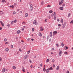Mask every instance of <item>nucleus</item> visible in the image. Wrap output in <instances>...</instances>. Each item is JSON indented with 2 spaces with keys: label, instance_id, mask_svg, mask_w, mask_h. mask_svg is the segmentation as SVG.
Masks as SVG:
<instances>
[{
  "label": "nucleus",
  "instance_id": "1",
  "mask_svg": "<svg viewBox=\"0 0 73 73\" xmlns=\"http://www.w3.org/2000/svg\"><path fill=\"white\" fill-rule=\"evenodd\" d=\"M59 56H61V54H62V53H63V52H62V51H61V50H60V49H59Z\"/></svg>",
  "mask_w": 73,
  "mask_h": 73
},
{
  "label": "nucleus",
  "instance_id": "2",
  "mask_svg": "<svg viewBox=\"0 0 73 73\" xmlns=\"http://www.w3.org/2000/svg\"><path fill=\"white\" fill-rule=\"evenodd\" d=\"M17 22V20L16 19H15L14 20L12 21L11 22V24H13L14 23H16Z\"/></svg>",
  "mask_w": 73,
  "mask_h": 73
},
{
  "label": "nucleus",
  "instance_id": "3",
  "mask_svg": "<svg viewBox=\"0 0 73 73\" xmlns=\"http://www.w3.org/2000/svg\"><path fill=\"white\" fill-rule=\"evenodd\" d=\"M34 24H35L36 25H37V24H38V23H37V22L35 20L33 22Z\"/></svg>",
  "mask_w": 73,
  "mask_h": 73
},
{
  "label": "nucleus",
  "instance_id": "4",
  "mask_svg": "<svg viewBox=\"0 0 73 73\" xmlns=\"http://www.w3.org/2000/svg\"><path fill=\"white\" fill-rule=\"evenodd\" d=\"M28 57H29V56L28 55H26L25 56H24V60H26V59H27V58Z\"/></svg>",
  "mask_w": 73,
  "mask_h": 73
},
{
  "label": "nucleus",
  "instance_id": "5",
  "mask_svg": "<svg viewBox=\"0 0 73 73\" xmlns=\"http://www.w3.org/2000/svg\"><path fill=\"white\" fill-rule=\"evenodd\" d=\"M44 30V28H42V27H40V31H43Z\"/></svg>",
  "mask_w": 73,
  "mask_h": 73
},
{
  "label": "nucleus",
  "instance_id": "6",
  "mask_svg": "<svg viewBox=\"0 0 73 73\" xmlns=\"http://www.w3.org/2000/svg\"><path fill=\"white\" fill-rule=\"evenodd\" d=\"M5 68H4L2 69V72L4 73L5 72Z\"/></svg>",
  "mask_w": 73,
  "mask_h": 73
},
{
  "label": "nucleus",
  "instance_id": "7",
  "mask_svg": "<svg viewBox=\"0 0 73 73\" xmlns=\"http://www.w3.org/2000/svg\"><path fill=\"white\" fill-rule=\"evenodd\" d=\"M0 23L3 27H4V24L3 23V22H2V21H0Z\"/></svg>",
  "mask_w": 73,
  "mask_h": 73
},
{
  "label": "nucleus",
  "instance_id": "8",
  "mask_svg": "<svg viewBox=\"0 0 73 73\" xmlns=\"http://www.w3.org/2000/svg\"><path fill=\"white\" fill-rule=\"evenodd\" d=\"M2 14H4V12L2 11H0V15H1Z\"/></svg>",
  "mask_w": 73,
  "mask_h": 73
},
{
  "label": "nucleus",
  "instance_id": "9",
  "mask_svg": "<svg viewBox=\"0 0 73 73\" xmlns=\"http://www.w3.org/2000/svg\"><path fill=\"white\" fill-rule=\"evenodd\" d=\"M50 37H52V32H50Z\"/></svg>",
  "mask_w": 73,
  "mask_h": 73
},
{
  "label": "nucleus",
  "instance_id": "10",
  "mask_svg": "<svg viewBox=\"0 0 73 73\" xmlns=\"http://www.w3.org/2000/svg\"><path fill=\"white\" fill-rule=\"evenodd\" d=\"M64 9V7H59V9H60V10H62Z\"/></svg>",
  "mask_w": 73,
  "mask_h": 73
},
{
  "label": "nucleus",
  "instance_id": "11",
  "mask_svg": "<svg viewBox=\"0 0 73 73\" xmlns=\"http://www.w3.org/2000/svg\"><path fill=\"white\" fill-rule=\"evenodd\" d=\"M25 16L26 17H27L28 16V14L27 13H26L25 15Z\"/></svg>",
  "mask_w": 73,
  "mask_h": 73
},
{
  "label": "nucleus",
  "instance_id": "12",
  "mask_svg": "<svg viewBox=\"0 0 73 73\" xmlns=\"http://www.w3.org/2000/svg\"><path fill=\"white\" fill-rule=\"evenodd\" d=\"M53 34H55V35H56L57 34V32L56 31H55L54 32H53Z\"/></svg>",
  "mask_w": 73,
  "mask_h": 73
},
{
  "label": "nucleus",
  "instance_id": "13",
  "mask_svg": "<svg viewBox=\"0 0 73 73\" xmlns=\"http://www.w3.org/2000/svg\"><path fill=\"white\" fill-rule=\"evenodd\" d=\"M21 32V31H20V30H19L17 31V33L18 34H19V33H20Z\"/></svg>",
  "mask_w": 73,
  "mask_h": 73
},
{
  "label": "nucleus",
  "instance_id": "14",
  "mask_svg": "<svg viewBox=\"0 0 73 73\" xmlns=\"http://www.w3.org/2000/svg\"><path fill=\"white\" fill-rule=\"evenodd\" d=\"M60 69V66H58L56 68V70H58V69Z\"/></svg>",
  "mask_w": 73,
  "mask_h": 73
},
{
  "label": "nucleus",
  "instance_id": "15",
  "mask_svg": "<svg viewBox=\"0 0 73 73\" xmlns=\"http://www.w3.org/2000/svg\"><path fill=\"white\" fill-rule=\"evenodd\" d=\"M68 48L67 46H65L64 47V49H65V50H66V49H68Z\"/></svg>",
  "mask_w": 73,
  "mask_h": 73
},
{
  "label": "nucleus",
  "instance_id": "16",
  "mask_svg": "<svg viewBox=\"0 0 73 73\" xmlns=\"http://www.w3.org/2000/svg\"><path fill=\"white\" fill-rule=\"evenodd\" d=\"M30 10L31 11H33V7H30Z\"/></svg>",
  "mask_w": 73,
  "mask_h": 73
},
{
  "label": "nucleus",
  "instance_id": "17",
  "mask_svg": "<svg viewBox=\"0 0 73 73\" xmlns=\"http://www.w3.org/2000/svg\"><path fill=\"white\" fill-rule=\"evenodd\" d=\"M48 70H53V68L52 67H51L49 68H48Z\"/></svg>",
  "mask_w": 73,
  "mask_h": 73
},
{
  "label": "nucleus",
  "instance_id": "18",
  "mask_svg": "<svg viewBox=\"0 0 73 73\" xmlns=\"http://www.w3.org/2000/svg\"><path fill=\"white\" fill-rule=\"evenodd\" d=\"M39 35L40 37H41V36H42V34L41 33H39Z\"/></svg>",
  "mask_w": 73,
  "mask_h": 73
},
{
  "label": "nucleus",
  "instance_id": "19",
  "mask_svg": "<svg viewBox=\"0 0 73 73\" xmlns=\"http://www.w3.org/2000/svg\"><path fill=\"white\" fill-rule=\"evenodd\" d=\"M5 50L6 51V52H8V51L9 50V49L8 48H6L5 49Z\"/></svg>",
  "mask_w": 73,
  "mask_h": 73
},
{
  "label": "nucleus",
  "instance_id": "20",
  "mask_svg": "<svg viewBox=\"0 0 73 73\" xmlns=\"http://www.w3.org/2000/svg\"><path fill=\"white\" fill-rule=\"evenodd\" d=\"M63 19H61L60 20L61 23H63Z\"/></svg>",
  "mask_w": 73,
  "mask_h": 73
},
{
  "label": "nucleus",
  "instance_id": "21",
  "mask_svg": "<svg viewBox=\"0 0 73 73\" xmlns=\"http://www.w3.org/2000/svg\"><path fill=\"white\" fill-rule=\"evenodd\" d=\"M13 69H16V66H13Z\"/></svg>",
  "mask_w": 73,
  "mask_h": 73
},
{
  "label": "nucleus",
  "instance_id": "22",
  "mask_svg": "<svg viewBox=\"0 0 73 73\" xmlns=\"http://www.w3.org/2000/svg\"><path fill=\"white\" fill-rule=\"evenodd\" d=\"M49 69H48H48H47L46 70V73H48V72H49Z\"/></svg>",
  "mask_w": 73,
  "mask_h": 73
},
{
  "label": "nucleus",
  "instance_id": "23",
  "mask_svg": "<svg viewBox=\"0 0 73 73\" xmlns=\"http://www.w3.org/2000/svg\"><path fill=\"white\" fill-rule=\"evenodd\" d=\"M64 45H65V44H64L63 43H62L61 45H62V47L64 46Z\"/></svg>",
  "mask_w": 73,
  "mask_h": 73
},
{
  "label": "nucleus",
  "instance_id": "24",
  "mask_svg": "<svg viewBox=\"0 0 73 73\" xmlns=\"http://www.w3.org/2000/svg\"><path fill=\"white\" fill-rule=\"evenodd\" d=\"M10 8H14V6L13 5H12V6H10Z\"/></svg>",
  "mask_w": 73,
  "mask_h": 73
},
{
  "label": "nucleus",
  "instance_id": "25",
  "mask_svg": "<svg viewBox=\"0 0 73 73\" xmlns=\"http://www.w3.org/2000/svg\"><path fill=\"white\" fill-rule=\"evenodd\" d=\"M70 15H71L70 13H69L68 14V17H70Z\"/></svg>",
  "mask_w": 73,
  "mask_h": 73
},
{
  "label": "nucleus",
  "instance_id": "26",
  "mask_svg": "<svg viewBox=\"0 0 73 73\" xmlns=\"http://www.w3.org/2000/svg\"><path fill=\"white\" fill-rule=\"evenodd\" d=\"M52 12H53V11L52 10H50L49 11V13H52Z\"/></svg>",
  "mask_w": 73,
  "mask_h": 73
},
{
  "label": "nucleus",
  "instance_id": "27",
  "mask_svg": "<svg viewBox=\"0 0 73 73\" xmlns=\"http://www.w3.org/2000/svg\"><path fill=\"white\" fill-rule=\"evenodd\" d=\"M7 41V38H5L4 39V41H5L6 42V41Z\"/></svg>",
  "mask_w": 73,
  "mask_h": 73
},
{
  "label": "nucleus",
  "instance_id": "28",
  "mask_svg": "<svg viewBox=\"0 0 73 73\" xmlns=\"http://www.w3.org/2000/svg\"><path fill=\"white\" fill-rule=\"evenodd\" d=\"M49 61V59H47L46 60V62H48Z\"/></svg>",
  "mask_w": 73,
  "mask_h": 73
},
{
  "label": "nucleus",
  "instance_id": "29",
  "mask_svg": "<svg viewBox=\"0 0 73 73\" xmlns=\"http://www.w3.org/2000/svg\"><path fill=\"white\" fill-rule=\"evenodd\" d=\"M54 19L55 20H56V16H54Z\"/></svg>",
  "mask_w": 73,
  "mask_h": 73
},
{
  "label": "nucleus",
  "instance_id": "30",
  "mask_svg": "<svg viewBox=\"0 0 73 73\" xmlns=\"http://www.w3.org/2000/svg\"><path fill=\"white\" fill-rule=\"evenodd\" d=\"M43 70L44 72H45V70H45V68H43Z\"/></svg>",
  "mask_w": 73,
  "mask_h": 73
},
{
  "label": "nucleus",
  "instance_id": "31",
  "mask_svg": "<svg viewBox=\"0 0 73 73\" xmlns=\"http://www.w3.org/2000/svg\"><path fill=\"white\" fill-rule=\"evenodd\" d=\"M65 54H68V53L67 52H64Z\"/></svg>",
  "mask_w": 73,
  "mask_h": 73
},
{
  "label": "nucleus",
  "instance_id": "32",
  "mask_svg": "<svg viewBox=\"0 0 73 73\" xmlns=\"http://www.w3.org/2000/svg\"><path fill=\"white\" fill-rule=\"evenodd\" d=\"M70 24H73V20H72L70 22Z\"/></svg>",
  "mask_w": 73,
  "mask_h": 73
},
{
  "label": "nucleus",
  "instance_id": "33",
  "mask_svg": "<svg viewBox=\"0 0 73 73\" xmlns=\"http://www.w3.org/2000/svg\"><path fill=\"white\" fill-rule=\"evenodd\" d=\"M65 25H64L62 26V28H65Z\"/></svg>",
  "mask_w": 73,
  "mask_h": 73
},
{
  "label": "nucleus",
  "instance_id": "34",
  "mask_svg": "<svg viewBox=\"0 0 73 73\" xmlns=\"http://www.w3.org/2000/svg\"><path fill=\"white\" fill-rule=\"evenodd\" d=\"M32 31L33 32H34V31H35V29L34 28H33L32 29Z\"/></svg>",
  "mask_w": 73,
  "mask_h": 73
},
{
  "label": "nucleus",
  "instance_id": "35",
  "mask_svg": "<svg viewBox=\"0 0 73 73\" xmlns=\"http://www.w3.org/2000/svg\"><path fill=\"white\" fill-rule=\"evenodd\" d=\"M58 27H61V24H58Z\"/></svg>",
  "mask_w": 73,
  "mask_h": 73
},
{
  "label": "nucleus",
  "instance_id": "36",
  "mask_svg": "<svg viewBox=\"0 0 73 73\" xmlns=\"http://www.w3.org/2000/svg\"><path fill=\"white\" fill-rule=\"evenodd\" d=\"M43 3H44V2H43V1H42L41 3L40 4H41V5H43Z\"/></svg>",
  "mask_w": 73,
  "mask_h": 73
},
{
  "label": "nucleus",
  "instance_id": "37",
  "mask_svg": "<svg viewBox=\"0 0 73 73\" xmlns=\"http://www.w3.org/2000/svg\"><path fill=\"white\" fill-rule=\"evenodd\" d=\"M51 7V6L50 5H48L47 6V7Z\"/></svg>",
  "mask_w": 73,
  "mask_h": 73
},
{
  "label": "nucleus",
  "instance_id": "38",
  "mask_svg": "<svg viewBox=\"0 0 73 73\" xmlns=\"http://www.w3.org/2000/svg\"><path fill=\"white\" fill-rule=\"evenodd\" d=\"M29 40H30V38H28V39H27V41H29Z\"/></svg>",
  "mask_w": 73,
  "mask_h": 73
},
{
  "label": "nucleus",
  "instance_id": "39",
  "mask_svg": "<svg viewBox=\"0 0 73 73\" xmlns=\"http://www.w3.org/2000/svg\"><path fill=\"white\" fill-rule=\"evenodd\" d=\"M5 0H2V3H4V2H5Z\"/></svg>",
  "mask_w": 73,
  "mask_h": 73
},
{
  "label": "nucleus",
  "instance_id": "40",
  "mask_svg": "<svg viewBox=\"0 0 73 73\" xmlns=\"http://www.w3.org/2000/svg\"><path fill=\"white\" fill-rule=\"evenodd\" d=\"M2 60V58H1V57H0V61H1Z\"/></svg>",
  "mask_w": 73,
  "mask_h": 73
},
{
  "label": "nucleus",
  "instance_id": "41",
  "mask_svg": "<svg viewBox=\"0 0 73 73\" xmlns=\"http://www.w3.org/2000/svg\"><path fill=\"white\" fill-rule=\"evenodd\" d=\"M30 53V51L29 50L27 52V54H29Z\"/></svg>",
  "mask_w": 73,
  "mask_h": 73
},
{
  "label": "nucleus",
  "instance_id": "42",
  "mask_svg": "<svg viewBox=\"0 0 73 73\" xmlns=\"http://www.w3.org/2000/svg\"><path fill=\"white\" fill-rule=\"evenodd\" d=\"M22 24H26V23L25 22L23 21L22 23Z\"/></svg>",
  "mask_w": 73,
  "mask_h": 73
},
{
  "label": "nucleus",
  "instance_id": "43",
  "mask_svg": "<svg viewBox=\"0 0 73 73\" xmlns=\"http://www.w3.org/2000/svg\"><path fill=\"white\" fill-rule=\"evenodd\" d=\"M52 62H54V60L53 59L52 60Z\"/></svg>",
  "mask_w": 73,
  "mask_h": 73
},
{
  "label": "nucleus",
  "instance_id": "44",
  "mask_svg": "<svg viewBox=\"0 0 73 73\" xmlns=\"http://www.w3.org/2000/svg\"><path fill=\"white\" fill-rule=\"evenodd\" d=\"M56 45L57 47H58L59 46L58 45V44H56Z\"/></svg>",
  "mask_w": 73,
  "mask_h": 73
},
{
  "label": "nucleus",
  "instance_id": "45",
  "mask_svg": "<svg viewBox=\"0 0 73 73\" xmlns=\"http://www.w3.org/2000/svg\"><path fill=\"white\" fill-rule=\"evenodd\" d=\"M51 50H54V48H52Z\"/></svg>",
  "mask_w": 73,
  "mask_h": 73
},
{
  "label": "nucleus",
  "instance_id": "46",
  "mask_svg": "<svg viewBox=\"0 0 73 73\" xmlns=\"http://www.w3.org/2000/svg\"><path fill=\"white\" fill-rule=\"evenodd\" d=\"M19 51L20 52H21V51H22V50H21V49L20 48L19 49Z\"/></svg>",
  "mask_w": 73,
  "mask_h": 73
},
{
  "label": "nucleus",
  "instance_id": "47",
  "mask_svg": "<svg viewBox=\"0 0 73 73\" xmlns=\"http://www.w3.org/2000/svg\"><path fill=\"white\" fill-rule=\"evenodd\" d=\"M66 73H70L69 72V71L68 70L66 72Z\"/></svg>",
  "mask_w": 73,
  "mask_h": 73
},
{
  "label": "nucleus",
  "instance_id": "48",
  "mask_svg": "<svg viewBox=\"0 0 73 73\" xmlns=\"http://www.w3.org/2000/svg\"><path fill=\"white\" fill-rule=\"evenodd\" d=\"M11 48H13V45H12L11 46Z\"/></svg>",
  "mask_w": 73,
  "mask_h": 73
},
{
  "label": "nucleus",
  "instance_id": "49",
  "mask_svg": "<svg viewBox=\"0 0 73 73\" xmlns=\"http://www.w3.org/2000/svg\"><path fill=\"white\" fill-rule=\"evenodd\" d=\"M61 4H62V3H61V2H60L59 4V5H61Z\"/></svg>",
  "mask_w": 73,
  "mask_h": 73
},
{
  "label": "nucleus",
  "instance_id": "50",
  "mask_svg": "<svg viewBox=\"0 0 73 73\" xmlns=\"http://www.w3.org/2000/svg\"><path fill=\"white\" fill-rule=\"evenodd\" d=\"M25 69H22V71H23L24 72H25Z\"/></svg>",
  "mask_w": 73,
  "mask_h": 73
},
{
  "label": "nucleus",
  "instance_id": "51",
  "mask_svg": "<svg viewBox=\"0 0 73 73\" xmlns=\"http://www.w3.org/2000/svg\"><path fill=\"white\" fill-rule=\"evenodd\" d=\"M13 14L14 15H15V14H16V12H15V11L13 12Z\"/></svg>",
  "mask_w": 73,
  "mask_h": 73
},
{
  "label": "nucleus",
  "instance_id": "52",
  "mask_svg": "<svg viewBox=\"0 0 73 73\" xmlns=\"http://www.w3.org/2000/svg\"><path fill=\"white\" fill-rule=\"evenodd\" d=\"M64 2V0H62L61 1V2L62 3H63Z\"/></svg>",
  "mask_w": 73,
  "mask_h": 73
},
{
  "label": "nucleus",
  "instance_id": "53",
  "mask_svg": "<svg viewBox=\"0 0 73 73\" xmlns=\"http://www.w3.org/2000/svg\"><path fill=\"white\" fill-rule=\"evenodd\" d=\"M8 44V42H7L5 43V44Z\"/></svg>",
  "mask_w": 73,
  "mask_h": 73
},
{
  "label": "nucleus",
  "instance_id": "54",
  "mask_svg": "<svg viewBox=\"0 0 73 73\" xmlns=\"http://www.w3.org/2000/svg\"><path fill=\"white\" fill-rule=\"evenodd\" d=\"M22 31H24V28H22Z\"/></svg>",
  "mask_w": 73,
  "mask_h": 73
},
{
  "label": "nucleus",
  "instance_id": "55",
  "mask_svg": "<svg viewBox=\"0 0 73 73\" xmlns=\"http://www.w3.org/2000/svg\"><path fill=\"white\" fill-rule=\"evenodd\" d=\"M57 21L58 22L60 21V19H57Z\"/></svg>",
  "mask_w": 73,
  "mask_h": 73
},
{
  "label": "nucleus",
  "instance_id": "56",
  "mask_svg": "<svg viewBox=\"0 0 73 73\" xmlns=\"http://www.w3.org/2000/svg\"><path fill=\"white\" fill-rule=\"evenodd\" d=\"M33 7V5H31L30 7Z\"/></svg>",
  "mask_w": 73,
  "mask_h": 73
},
{
  "label": "nucleus",
  "instance_id": "57",
  "mask_svg": "<svg viewBox=\"0 0 73 73\" xmlns=\"http://www.w3.org/2000/svg\"><path fill=\"white\" fill-rule=\"evenodd\" d=\"M53 16H54V14H52L51 15V16H52V17H53Z\"/></svg>",
  "mask_w": 73,
  "mask_h": 73
},
{
  "label": "nucleus",
  "instance_id": "58",
  "mask_svg": "<svg viewBox=\"0 0 73 73\" xmlns=\"http://www.w3.org/2000/svg\"><path fill=\"white\" fill-rule=\"evenodd\" d=\"M14 5H17V4H16V3H15L14 4Z\"/></svg>",
  "mask_w": 73,
  "mask_h": 73
},
{
  "label": "nucleus",
  "instance_id": "59",
  "mask_svg": "<svg viewBox=\"0 0 73 73\" xmlns=\"http://www.w3.org/2000/svg\"><path fill=\"white\" fill-rule=\"evenodd\" d=\"M45 22H47V19H46L45 20Z\"/></svg>",
  "mask_w": 73,
  "mask_h": 73
},
{
  "label": "nucleus",
  "instance_id": "60",
  "mask_svg": "<svg viewBox=\"0 0 73 73\" xmlns=\"http://www.w3.org/2000/svg\"><path fill=\"white\" fill-rule=\"evenodd\" d=\"M29 61H30V63H32V61L31 60H30Z\"/></svg>",
  "mask_w": 73,
  "mask_h": 73
},
{
  "label": "nucleus",
  "instance_id": "61",
  "mask_svg": "<svg viewBox=\"0 0 73 73\" xmlns=\"http://www.w3.org/2000/svg\"><path fill=\"white\" fill-rule=\"evenodd\" d=\"M22 68L23 69H24V67H23V66L22 67Z\"/></svg>",
  "mask_w": 73,
  "mask_h": 73
},
{
  "label": "nucleus",
  "instance_id": "62",
  "mask_svg": "<svg viewBox=\"0 0 73 73\" xmlns=\"http://www.w3.org/2000/svg\"><path fill=\"white\" fill-rule=\"evenodd\" d=\"M49 41L50 42V41H51V39H50L49 40Z\"/></svg>",
  "mask_w": 73,
  "mask_h": 73
},
{
  "label": "nucleus",
  "instance_id": "63",
  "mask_svg": "<svg viewBox=\"0 0 73 73\" xmlns=\"http://www.w3.org/2000/svg\"><path fill=\"white\" fill-rule=\"evenodd\" d=\"M7 27H10V25L9 24L8 25Z\"/></svg>",
  "mask_w": 73,
  "mask_h": 73
},
{
  "label": "nucleus",
  "instance_id": "64",
  "mask_svg": "<svg viewBox=\"0 0 73 73\" xmlns=\"http://www.w3.org/2000/svg\"><path fill=\"white\" fill-rule=\"evenodd\" d=\"M21 42H24V41H23V40H22L21 41Z\"/></svg>",
  "mask_w": 73,
  "mask_h": 73
}]
</instances>
